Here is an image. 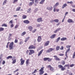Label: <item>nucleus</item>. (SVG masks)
<instances>
[{
  "instance_id": "nucleus-1",
  "label": "nucleus",
  "mask_w": 75,
  "mask_h": 75,
  "mask_svg": "<svg viewBox=\"0 0 75 75\" xmlns=\"http://www.w3.org/2000/svg\"><path fill=\"white\" fill-rule=\"evenodd\" d=\"M44 67H41L39 70V74L40 75H42L44 73Z\"/></svg>"
},
{
  "instance_id": "nucleus-2",
  "label": "nucleus",
  "mask_w": 75,
  "mask_h": 75,
  "mask_svg": "<svg viewBox=\"0 0 75 75\" xmlns=\"http://www.w3.org/2000/svg\"><path fill=\"white\" fill-rule=\"evenodd\" d=\"M43 60L44 61H47L48 62H51L52 61V58H50L49 57L44 58Z\"/></svg>"
},
{
  "instance_id": "nucleus-3",
  "label": "nucleus",
  "mask_w": 75,
  "mask_h": 75,
  "mask_svg": "<svg viewBox=\"0 0 75 75\" xmlns=\"http://www.w3.org/2000/svg\"><path fill=\"white\" fill-rule=\"evenodd\" d=\"M14 45V42H12L10 43L9 45V50H13V45Z\"/></svg>"
},
{
  "instance_id": "nucleus-4",
  "label": "nucleus",
  "mask_w": 75,
  "mask_h": 75,
  "mask_svg": "<svg viewBox=\"0 0 75 75\" xmlns=\"http://www.w3.org/2000/svg\"><path fill=\"white\" fill-rule=\"evenodd\" d=\"M58 67L59 68H61V71H64L65 70V68L62 65H59L58 66Z\"/></svg>"
},
{
  "instance_id": "nucleus-5",
  "label": "nucleus",
  "mask_w": 75,
  "mask_h": 75,
  "mask_svg": "<svg viewBox=\"0 0 75 75\" xmlns=\"http://www.w3.org/2000/svg\"><path fill=\"white\" fill-rule=\"evenodd\" d=\"M55 50L54 48H50L48 50L46 51L47 53H49L52 51H54Z\"/></svg>"
},
{
  "instance_id": "nucleus-6",
  "label": "nucleus",
  "mask_w": 75,
  "mask_h": 75,
  "mask_svg": "<svg viewBox=\"0 0 75 75\" xmlns=\"http://www.w3.org/2000/svg\"><path fill=\"white\" fill-rule=\"evenodd\" d=\"M30 52L29 53V55H32L33 54H34L35 52L34 50H29Z\"/></svg>"
},
{
  "instance_id": "nucleus-7",
  "label": "nucleus",
  "mask_w": 75,
  "mask_h": 75,
  "mask_svg": "<svg viewBox=\"0 0 75 75\" xmlns=\"http://www.w3.org/2000/svg\"><path fill=\"white\" fill-rule=\"evenodd\" d=\"M20 61H21L20 65H23V64H24L25 60H23V58H21L20 59Z\"/></svg>"
},
{
  "instance_id": "nucleus-8",
  "label": "nucleus",
  "mask_w": 75,
  "mask_h": 75,
  "mask_svg": "<svg viewBox=\"0 0 75 75\" xmlns=\"http://www.w3.org/2000/svg\"><path fill=\"white\" fill-rule=\"evenodd\" d=\"M37 40L38 42H40L41 41V40H42V38L41 37V36H38V37Z\"/></svg>"
},
{
  "instance_id": "nucleus-9",
  "label": "nucleus",
  "mask_w": 75,
  "mask_h": 75,
  "mask_svg": "<svg viewBox=\"0 0 75 75\" xmlns=\"http://www.w3.org/2000/svg\"><path fill=\"white\" fill-rule=\"evenodd\" d=\"M37 21L38 23H40V22H42L43 21L42 19V18H40L37 19Z\"/></svg>"
},
{
  "instance_id": "nucleus-10",
  "label": "nucleus",
  "mask_w": 75,
  "mask_h": 75,
  "mask_svg": "<svg viewBox=\"0 0 75 75\" xmlns=\"http://www.w3.org/2000/svg\"><path fill=\"white\" fill-rule=\"evenodd\" d=\"M53 57H54L56 61H60V59L56 55H54Z\"/></svg>"
},
{
  "instance_id": "nucleus-11",
  "label": "nucleus",
  "mask_w": 75,
  "mask_h": 75,
  "mask_svg": "<svg viewBox=\"0 0 75 75\" xmlns=\"http://www.w3.org/2000/svg\"><path fill=\"white\" fill-rule=\"evenodd\" d=\"M28 49H35V47L33 45H30L28 47Z\"/></svg>"
},
{
  "instance_id": "nucleus-12",
  "label": "nucleus",
  "mask_w": 75,
  "mask_h": 75,
  "mask_svg": "<svg viewBox=\"0 0 75 75\" xmlns=\"http://www.w3.org/2000/svg\"><path fill=\"white\" fill-rule=\"evenodd\" d=\"M28 28L29 30L30 31H31L33 29V28L31 26H29L28 27Z\"/></svg>"
},
{
  "instance_id": "nucleus-13",
  "label": "nucleus",
  "mask_w": 75,
  "mask_h": 75,
  "mask_svg": "<svg viewBox=\"0 0 75 75\" xmlns=\"http://www.w3.org/2000/svg\"><path fill=\"white\" fill-rule=\"evenodd\" d=\"M56 37V34H54L53 35H51L50 37V38H51V39H53L55 38Z\"/></svg>"
},
{
  "instance_id": "nucleus-14",
  "label": "nucleus",
  "mask_w": 75,
  "mask_h": 75,
  "mask_svg": "<svg viewBox=\"0 0 75 75\" xmlns=\"http://www.w3.org/2000/svg\"><path fill=\"white\" fill-rule=\"evenodd\" d=\"M69 51H70V48H69L68 49H67L65 52V55L67 58H68V56H67V53H68V52Z\"/></svg>"
},
{
  "instance_id": "nucleus-15",
  "label": "nucleus",
  "mask_w": 75,
  "mask_h": 75,
  "mask_svg": "<svg viewBox=\"0 0 75 75\" xmlns=\"http://www.w3.org/2000/svg\"><path fill=\"white\" fill-rule=\"evenodd\" d=\"M43 51H44V50L42 49L39 52L38 54V56H40V55H41V54H42Z\"/></svg>"
},
{
  "instance_id": "nucleus-16",
  "label": "nucleus",
  "mask_w": 75,
  "mask_h": 75,
  "mask_svg": "<svg viewBox=\"0 0 75 75\" xmlns=\"http://www.w3.org/2000/svg\"><path fill=\"white\" fill-rule=\"evenodd\" d=\"M29 60V59H27L26 61V65L27 67H28V65Z\"/></svg>"
},
{
  "instance_id": "nucleus-17",
  "label": "nucleus",
  "mask_w": 75,
  "mask_h": 75,
  "mask_svg": "<svg viewBox=\"0 0 75 75\" xmlns=\"http://www.w3.org/2000/svg\"><path fill=\"white\" fill-rule=\"evenodd\" d=\"M23 23L25 24H29L30 21L28 20H25L23 21Z\"/></svg>"
},
{
  "instance_id": "nucleus-18",
  "label": "nucleus",
  "mask_w": 75,
  "mask_h": 75,
  "mask_svg": "<svg viewBox=\"0 0 75 75\" xmlns=\"http://www.w3.org/2000/svg\"><path fill=\"white\" fill-rule=\"evenodd\" d=\"M49 43H50V41H47L45 43L44 45L45 46H47V45H49Z\"/></svg>"
},
{
  "instance_id": "nucleus-19",
  "label": "nucleus",
  "mask_w": 75,
  "mask_h": 75,
  "mask_svg": "<svg viewBox=\"0 0 75 75\" xmlns=\"http://www.w3.org/2000/svg\"><path fill=\"white\" fill-rule=\"evenodd\" d=\"M53 8L52 7H47V10H50V11H51V10H52Z\"/></svg>"
},
{
  "instance_id": "nucleus-20",
  "label": "nucleus",
  "mask_w": 75,
  "mask_h": 75,
  "mask_svg": "<svg viewBox=\"0 0 75 75\" xmlns=\"http://www.w3.org/2000/svg\"><path fill=\"white\" fill-rule=\"evenodd\" d=\"M68 23H74V21L71 19H69L67 21Z\"/></svg>"
},
{
  "instance_id": "nucleus-21",
  "label": "nucleus",
  "mask_w": 75,
  "mask_h": 75,
  "mask_svg": "<svg viewBox=\"0 0 75 75\" xmlns=\"http://www.w3.org/2000/svg\"><path fill=\"white\" fill-rule=\"evenodd\" d=\"M67 6V4H64L62 6V8H65V7Z\"/></svg>"
},
{
  "instance_id": "nucleus-22",
  "label": "nucleus",
  "mask_w": 75,
  "mask_h": 75,
  "mask_svg": "<svg viewBox=\"0 0 75 75\" xmlns=\"http://www.w3.org/2000/svg\"><path fill=\"white\" fill-rule=\"evenodd\" d=\"M60 30H61V28H58L57 29V30H56L54 32V33H57V31H59Z\"/></svg>"
},
{
  "instance_id": "nucleus-23",
  "label": "nucleus",
  "mask_w": 75,
  "mask_h": 75,
  "mask_svg": "<svg viewBox=\"0 0 75 75\" xmlns=\"http://www.w3.org/2000/svg\"><path fill=\"white\" fill-rule=\"evenodd\" d=\"M7 0H4V2H3L2 5L3 6H4V5H5V4H6L7 3Z\"/></svg>"
},
{
  "instance_id": "nucleus-24",
  "label": "nucleus",
  "mask_w": 75,
  "mask_h": 75,
  "mask_svg": "<svg viewBox=\"0 0 75 75\" xmlns=\"http://www.w3.org/2000/svg\"><path fill=\"white\" fill-rule=\"evenodd\" d=\"M67 40V38H63L61 39L60 40H61V41H65V40Z\"/></svg>"
},
{
  "instance_id": "nucleus-25",
  "label": "nucleus",
  "mask_w": 75,
  "mask_h": 75,
  "mask_svg": "<svg viewBox=\"0 0 75 75\" xmlns=\"http://www.w3.org/2000/svg\"><path fill=\"white\" fill-rule=\"evenodd\" d=\"M13 58V57L11 56H8V57H7L6 58V59H11Z\"/></svg>"
},
{
  "instance_id": "nucleus-26",
  "label": "nucleus",
  "mask_w": 75,
  "mask_h": 75,
  "mask_svg": "<svg viewBox=\"0 0 75 75\" xmlns=\"http://www.w3.org/2000/svg\"><path fill=\"white\" fill-rule=\"evenodd\" d=\"M23 19H25L27 18V16L25 15H23L22 16Z\"/></svg>"
},
{
  "instance_id": "nucleus-27",
  "label": "nucleus",
  "mask_w": 75,
  "mask_h": 75,
  "mask_svg": "<svg viewBox=\"0 0 75 75\" xmlns=\"http://www.w3.org/2000/svg\"><path fill=\"white\" fill-rule=\"evenodd\" d=\"M1 27H7V25L5 23H4L2 25Z\"/></svg>"
},
{
  "instance_id": "nucleus-28",
  "label": "nucleus",
  "mask_w": 75,
  "mask_h": 75,
  "mask_svg": "<svg viewBox=\"0 0 75 75\" xmlns=\"http://www.w3.org/2000/svg\"><path fill=\"white\" fill-rule=\"evenodd\" d=\"M59 5V3L57 2V3L54 6V7H57V6H58Z\"/></svg>"
},
{
  "instance_id": "nucleus-29",
  "label": "nucleus",
  "mask_w": 75,
  "mask_h": 75,
  "mask_svg": "<svg viewBox=\"0 0 75 75\" xmlns=\"http://www.w3.org/2000/svg\"><path fill=\"white\" fill-rule=\"evenodd\" d=\"M21 8V7H18L16 8V11H20V9Z\"/></svg>"
},
{
  "instance_id": "nucleus-30",
  "label": "nucleus",
  "mask_w": 75,
  "mask_h": 75,
  "mask_svg": "<svg viewBox=\"0 0 75 75\" xmlns=\"http://www.w3.org/2000/svg\"><path fill=\"white\" fill-rule=\"evenodd\" d=\"M61 63L62 65H65V61L64 60H63L61 62Z\"/></svg>"
},
{
  "instance_id": "nucleus-31",
  "label": "nucleus",
  "mask_w": 75,
  "mask_h": 75,
  "mask_svg": "<svg viewBox=\"0 0 75 75\" xmlns=\"http://www.w3.org/2000/svg\"><path fill=\"white\" fill-rule=\"evenodd\" d=\"M16 62V59H14L12 62V64H15Z\"/></svg>"
},
{
  "instance_id": "nucleus-32",
  "label": "nucleus",
  "mask_w": 75,
  "mask_h": 75,
  "mask_svg": "<svg viewBox=\"0 0 75 75\" xmlns=\"http://www.w3.org/2000/svg\"><path fill=\"white\" fill-rule=\"evenodd\" d=\"M34 2H30L29 3V6H32L33 4H34Z\"/></svg>"
},
{
  "instance_id": "nucleus-33",
  "label": "nucleus",
  "mask_w": 75,
  "mask_h": 75,
  "mask_svg": "<svg viewBox=\"0 0 75 75\" xmlns=\"http://www.w3.org/2000/svg\"><path fill=\"white\" fill-rule=\"evenodd\" d=\"M25 34H26V32H23L21 34V36H23V35H24Z\"/></svg>"
},
{
  "instance_id": "nucleus-34",
  "label": "nucleus",
  "mask_w": 75,
  "mask_h": 75,
  "mask_svg": "<svg viewBox=\"0 0 75 75\" xmlns=\"http://www.w3.org/2000/svg\"><path fill=\"white\" fill-rule=\"evenodd\" d=\"M29 39H30V37H28V38H26L25 40V42H26Z\"/></svg>"
},
{
  "instance_id": "nucleus-35",
  "label": "nucleus",
  "mask_w": 75,
  "mask_h": 75,
  "mask_svg": "<svg viewBox=\"0 0 75 75\" xmlns=\"http://www.w3.org/2000/svg\"><path fill=\"white\" fill-rule=\"evenodd\" d=\"M4 28L2 27H1L0 28V31H4Z\"/></svg>"
},
{
  "instance_id": "nucleus-36",
  "label": "nucleus",
  "mask_w": 75,
  "mask_h": 75,
  "mask_svg": "<svg viewBox=\"0 0 75 75\" xmlns=\"http://www.w3.org/2000/svg\"><path fill=\"white\" fill-rule=\"evenodd\" d=\"M45 1V0H42L40 2V4H43V3Z\"/></svg>"
},
{
  "instance_id": "nucleus-37",
  "label": "nucleus",
  "mask_w": 75,
  "mask_h": 75,
  "mask_svg": "<svg viewBox=\"0 0 75 75\" xmlns=\"http://www.w3.org/2000/svg\"><path fill=\"white\" fill-rule=\"evenodd\" d=\"M54 21L56 23H58V22H59V20L57 19H56L54 20Z\"/></svg>"
},
{
  "instance_id": "nucleus-38",
  "label": "nucleus",
  "mask_w": 75,
  "mask_h": 75,
  "mask_svg": "<svg viewBox=\"0 0 75 75\" xmlns=\"http://www.w3.org/2000/svg\"><path fill=\"white\" fill-rule=\"evenodd\" d=\"M37 69L35 70L34 72H32L31 74H32V75H33V74H35V72H37Z\"/></svg>"
},
{
  "instance_id": "nucleus-39",
  "label": "nucleus",
  "mask_w": 75,
  "mask_h": 75,
  "mask_svg": "<svg viewBox=\"0 0 75 75\" xmlns=\"http://www.w3.org/2000/svg\"><path fill=\"white\" fill-rule=\"evenodd\" d=\"M60 37H59L58 38H57V39L56 42H58V41H59V40H60Z\"/></svg>"
},
{
  "instance_id": "nucleus-40",
  "label": "nucleus",
  "mask_w": 75,
  "mask_h": 75,
  "mask_svg": "<svg viewBox=\"0 0 75 75\" xmlns=\"http://www.w3.org/2000/svg\"><path fill=\"white\" fill-rule=\"evenodd\" d=\"M16 39L14 41V43H17V42H18V40L17 39V37H16Z\"/></svg>"
},
{
  "instance_id": "nucleus-41",
  "label": "nucleus",
  "mask_w": 75,
  "mask_h": 75,
  "mask_svg": "<svg viewBox=\"0 0 75 75\" xmlns=\"http://www.w3.org/2000/svg\"><path fill=\"white\" fill-rule=\"evenodd\" d=\"M75 52H74L73 53V55L72 58H73V59L75 58Z\"/></svg>"
},
{
  "instance_id": "nucleus-42",
  "label": "nucleus",
  "mask_w": 75,
  "mask_h": 75,
  "mask_svg": "<svg viewBox=\"0 0 75 75\" xmlns=\"http://www.w3.org/2000/svg\"><path fill=\"white\" fill-rule=\"evenodd\" d=\"M59 48H60V47L59 46H57L56 47V50L57 51H58V50H59Z\"/></svg>"
},
{
  "instance_id": "nucleus-43",
  "label": "nucleus",
  "mask_w": 75,
  "mask_h": 75,
  "mask_svg": "<svg viewBox=\"0 0 75 75\" xmlns=\"http://www.w3.org/2000/svg\"><path fill=\"white\" fill-rule=\"evenodd\" d=\"M10 44V42H8L7 43V45H6V48H8V44Z\"/></svg>"
},
{
  "instance_id": "nucleus-44",
  "label": "nucleus",
  "mask_w": 75,
  "mask_h": 75,
  "mask_svg": "<svg viewBox=\"0 0 75 75\" xmlns=\"http://www.w3.org/2000/svg\"><path fill=\"white\" fill-rule=\"evenodd\" d=\"M17 1H18V0H14L13 1V4H14L16 2H17Z\"/></svg>"
},
{
  "instance_id": "nucleus-45",
  "label": "nucleus",
  "mask_w": 75,
  "mask_h": 75,
  "mask_svg": "<svg viewBox=\"0 0 75 75\" xmlns=\"http://www.w3.org/2000/svg\"><path fill=\"white\" fill-rule=\"evenodd\" d=\"M69 67V64H67L64 66V67Z\"/></svg>"
},
{
  "instance_id": "nucleus-46",
  "label": "nucleus",
  "mask_w": 75,
  "mask_h": 75,
  "mask_svg": "<svg viewBox=\"0 0 75 75\" xmlns=\"http://www.w3.org/2000/svg\"><path fill=\"white\" fill-rule=\"evenodd\" d=\"M50 70L51 71H53V70H54V68L52 67L51 68H50Z\"/></svg>"
},
{
  "instance_id": "nucleus-47",
  "label": "nucleus",
  "mask_w": 75,
  "mask_h": 75,
  "mask_svg": "<svg viewBox=\"0 0 75 75\" xmlns=\"http://www.w3.org/2000/svg\"><path fill=\"white\" fill-rule=\"evenodd\" d=\"M29 51L28 50H27L26 51V53L27 55H28V53H29Z\"/></svg>"
},
{
  "instance_id": "nucleus-48",
  "label": "nucleus",
  "mask_w": 75,
  "mask_h": 75,
  "mask_svg": "<svg viewBox=\"0 0 75 75\" xmlns=\"http://www.w3.org/2000/svg\"><path fill=\"white\" fill-rule=\"evenodd\" d=\"M74 64H71L70 66L69 67H74Z\"/></svg>"
},
{
  "instance_id": "nucleus-49",
  "label": "nucleus",
  "mask_w": 75,
  "mask_h": 75,
  "mask_svg": "<svg viewBox=\"0 0 75 75\" xmlns=\"http://www.w3.org/2000/svg\"><path fill=\"white\" fill-rule=\"evenodd\" d=\"M71 47V46H69V45L66 46V47L67 48H70V47Z\"/></svg>"
},
{
  "instance_id": "nucleus-50",
  "label": "nucleus",
  "mask_w": 75,
  "mask_h": 75,
  "mask_svg": "<svg viewBox=\"0 0 75 75\" xmlns=\"http://www.w3.org/2000/svg\"><path fill=\"white\" fill-rule=\"evenodd\" d=\"M60 49L61 50H64V47L61 46V48H60Z\"/></svg>"
},
{
  "instance_id": "nucleus-51",
  "label": "nucleus",
  "mask_w": 75,
  "mask_h": 75,
  "mask_svg": "<svg viewBox=\"0 0 75 75\" xmlns=\"http://www.w3.org/2000/svg\"><path fill=\"white\" fill-rule=\"evenodd\" d=\"M13 20H11L9 22V23H10V24H12L13 23Z\"/></svg>"
},
{
  "instance_id": "nucleus-52",
  "label": "nucleus",
  "mask_w": 75,
  "mask_h": 75,
  "mask_svg": "<svg viewBox=\"0 0 75 75\" xmlns=\"http://www.w3.org/2000/svg\"><path fill=\"white\" fill-rule=\"evenodd\" d=\"M56 10L57 9H56V8H54L53 9V11L54 12H55V11H56Z\"/></svg>"
},
{
  "instance_id": "nucleus-53",
  "label": "nucleus",
  "mask_w": 75,
  "mask_h": 75,
  "mask_svg": "<svg viewBox=\"0 0 75 75\" xmlns=\"http://www.w3.org/2000/svg\"><path fill=\"white\" fill-rule=\"evenodd\" d=\"M18 27V25H16L15 27V29H16V28H17Z\"/></svg>"
},
{
  "instance_id": "nucleus-54",
  "label": "nucleus",
  "mask_w": 75,
  "mask_h": 75,
  "mask_svg": "<svg viewBox=\"0 0 75 75\" xmlns=\"http://www.w3.org/2000/svg\"><path fill=\"white\" fill-rule=\"evenodd\" d=\"M14 26V25H13V24H12L11 25H10V27L11 28H13Z\"/></svg>"
},
{
  "instance_id": "nucleus-55",
  "label": "nucleus",
  "mask_w": 75,
  "mask_h": 75,
  "mask_svg": "<svg viewBox=\"0 0 75 75\" xmlns=\"http://www.w3.org/2000/svg\"><path fill=\"white\" fill-rule=\"evenodd\" d=\"M5 63L6 62H5V61L3 60V62L2 63V64H3V65H4V64H5Z\"/></svg>"
},
{
  "instance_id": "nucleus-56",
  "label": "nucleus",
  "mask_w": 75,
  "mask_h": 75,
  "mask_svg": "<svg viewBox=\"0 0 75 75\" xmlns=\"http://www.w3.org/2000/svg\"><path fill=\"white\" fill-rule=\"evenodd\" d=\"M59 56H64V54H59Z\"/></svg>"
},
{
  "instance_id": "nucleus-57",
  "label": "nucleus",
  "mask_w": 75,
  "mask_h": 75,
  "mask_svg": "<svg viewBox=\"0 0 75 75\" xmlns=\"http://www.w3.org/2000/svg\"><path fill=\"white\" fill-rule=\"evenodd\" d=\"M18 71V69H16V70L15 71H13V72H14V73L16 72H17V71Z\"/></svg>"
},
{
  "instance_id": "nucleus-58",
  "label": "nucleus",
  "mask_w": 75,
  "mask_h": 75,
  "mask_svg": "<svg viewBox=\"0 0 75 75\" xmlns=\"http://www.w3.org/2000/svg\"><path fill=\"white\" fill-rule=\"evenodd\" d=\"M36 30H37L36 29H34L33 30L32 32L33 33H35L36 31Z\"/></svg>"
},
{
  "instance_id": "nucleus-59",
  "label": "nucleus",
  "mask_w": 75,
  "mask_h": 75,
  "mask_svg": "<svg viewBox=\"0 0 75 75\" xmlns=\"http://www.w3.org/2000/svg\"><path fill=\"white\" fill-rule=\"evenodd\" d=\"M31 9L30 8H29L28 10V12H30V11H31Z\"/></svg>"
},
{
  "instance_id": "nucleus-60",
  "label": "nucleus",
  "mask_w": 75,
  "mask_h": 75,
  "mask_svg": "<svg viewBox=\"0 0 75 75\" xmlns=\"http://www.w3.org/2000/svg\"><path fill=\"white\" fill-rule=\"evenodd\" d=\"M47 67L48 68H51L52 67L51 65H49Z\"/></svg>"
},
{
  "instance_id": "nucleus-61",
  "label": "nucleus",
  "mask_w": 75,
  "mask_h": 75,
  "mask_svg": "<svg viewBox=\"0 0 75 75\" xmlns=\"http://www.w3.org/2000/svg\"><path fill=\"white\" fill-rule=\"evenodd\" d=\"M65 16H64V19L62 20V22H64V20H65Z\"/></svg>"
},
{
  "instance_id": "nucleus-62",
  "label": "nucleus",
  "mask_w": 75,
  "mask_h": 75,
  "mask_svg": "<svg viewBox=\"0 0 75 75\" xmlns=\"http://www.w3.org/2000/svg\"><path fill=\"white\" fill-rule=\"evenodd\" d=\"M70 4H73V2L72 1H70Z\"/></svg>"
},
{
  "instance_id": "nucleus-63",
  "label": "nucleus",
  "mask_w": 75,
  "mask_h": 75,
  "mask_svg": "<svg viewBox=\"0 0 75 75\" xmlns=\"http://www.w3.org/2000/svg\"><path fill=\"white\" fill-rule=\"evenodd\" d=\"M72 11L73 12H75V9H73L72 10Z\"/></svg>"
},
{
  "instance_id": "nucleus-64",
  "label": "nucleus",
  "mask_w": 75,
  "mask_h": 75,
  "mask_svg": "<svg viewBox=\"0 0 75 75\" xmlns=\"http://www.w3.org/2000/svg\"><path fill=\"white\" fill-rule=\"evenodd\" d=\"M68 13L67 12H66V13H65V16H66V15H67V14H68Z\"/></svg>"
}]
</instances>
